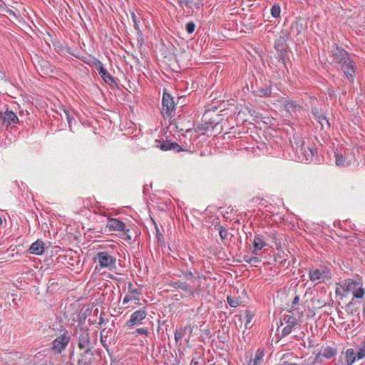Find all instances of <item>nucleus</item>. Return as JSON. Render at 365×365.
Segmentation results:
<instances>
[{"instance_id": "nucleus-16", "label": "nucleus", "mask_w": 365, "mask_h": 365, "mask_svg": "<svg viewBox=\"0 0 365 365\" xmlns=\"http://www.w3.org/2000/svg\"><path fill=\"white\" fill-rule=\"evenodd\" d=\"M254 250H252V254L257 255L258 252L262 250L266 245V242L264 241V238L262 235H256L255 236L253 241Z\"/></svg>"}, {"instance_id": "nucleus-9", "label": "nucleus", "mask_w": 365, "mask_h": 365, "mask_svg": "<svg viewBox=\"0 0 365 365\" xmlns=\"http://www.w3.org/2000/svg\"><path fill=\"white\" fill-rule=\"evenodd\" d=\"M93 63L96 66V69L106 83L109 85L117 84L114 77L108 72L98 59L95 58Z\"/></svg>"}, {"instance_id": "nucleus-21", "label": "nucleus", "mask_w": 365, "mask_h": 365, "mask_svg": "<svg viewBox=\"0 0 365 365\" xmlns=\"http://www.w3.org/2000/svg\"><path fill=\"white\" fill-rule=\"evenodd\" d=\"M175 287L180 289L185 292V294L189 295L193 294V291L192 287L190 286V284L186 282H182L180 280H178L175 282H174Z\"/></svg>"}, {"instance_id": "nucleus-40", "label": "nucleus", "mask_w": 365, "mask_h": 365, "mask_svg": "<svg viewBox=\"0 0 365 365\" xmlns=\"http://www.w3.org/2000/svg\"><path fill=\"white\" fill-rule=\"evenodd\" d=\"M327 92H328V95L330 98H333L335 96V91L334 89V88H329L328 90H327Z\"/></svg>"}, {"instance_id": "nucleus-14", "label": "nucleus", "mask_w": 365, "mask_h": 365, "mask_svg": "<svg viewBox=\"0 0 365 365\" xmlns=\"http://www.w3.org/2000/svg\"><path fill=\"white\" fill-rule=\"evenodd\" d=\"M312 113L314 116V118L318 121V123L321 125V128L323 129L324 126L329 128L330 124L329 120L327 119V117L324 115V113L319 110L317 108H313L312 109Z\"/></svg>"}, {"instance_id": "nucleus-53", "label": "nucleus", "mask_w": 365, "mask_h": 365, "mask_svg": "<svg viewBox=\"0 0 365 365\" xmlns=\"http://www.w3.org/2000/svg\"><path fill=\"white\" fill-rule=\"evenodd\" d=\"M2 223V220L1 218L0 217V225Z\"/></svg>"}, {"instance_id": "nucleus-54", "label": "nucleus", "mask_w": 365, "mask_h": 365, "mask_svg": "<svg viewBox=\"0 0 365 365\" xmlns=\"http://www.w3.org/2000/svg\"><path fill=\"white\" fill-rule=\"evenodd\" d=\"M108 333H106V332L105 333V335L106 336V337L108 336Z\"/></svg>"}, {"instance_id": "nucleus-1", "label": "nucleus", "mask_w": 365, "mask_h": 365, "mask_svg": "<svg viewBox=\"0 0 365 365\" xmlns=\"http://www.w3.org/2000/svg\"><path fill=\"white\" fill-rule=\"evenodd\" d=\"M334 61L340 66V69L342 71L344 78L350 83H354L356 63L351 58V54L342 48L336 46L331 51Z\"/></svg>"}, {"instance_id": "nucleus-51", "label": "nucleus", "mask_w": 365, "mask_h": 365, "mask_svg": "<svg viewBox=\"0 0 365 365\" xmlns=\"http://www.w3.org/2000/svg\"><path fill=\"white\" fill-rule=\"evenodd\" d=\"M157 322H158V324L157 326L156 331H157L158 333H159L160 332V319H158L157 320Z\"/></svg>"}, {"instance_id": "nucleus-48", "label": "nucleus", "mask_w": 365, "mask_h": 365, "mask_svg": "<svg viewBox=\"0 0 365 365\" xmlns=\"http://www.w3.org/2000/svg\"><path fill=\"white\" fill-rule=\"evenodd\" d=\"M155 229H156V237L158 240H159L160 239V232H159V230H158V228L156 224H155Z\"/></svg>"}, {"instance_id": "nucleus-12", "label": "nucleus", "mask_w": 365, "mask_h": 365, "mask_svg": "<svg viewBox=\"0 0 365 365\" xmlns=\"http://www.w3.org/2000/svg\"><path fill=\"white\" fill-rule=\"evenodd\" d=\"M146 317V312L145 310L140 309L135 311L130 317V319L126 322V325L128 327H131L134 325H137L141 322Z\"/></svg>"}, {"instance_id": "nucleus-49", "label": "nucleus", "mask_w": 365, "mask_h": 365, "mask_svg": "<svg viewBox=\"0 0 365 365\" xmlns=\"http://www.w3.org/2000/svg\"><path fill=\"white\" fill-rule=\"evenodd\" d=\"M99 319H100V320H99L98 324H99V325L103 324L104 323V319H103V317L102 316H101Z\"/></svg>"}, {"instance_id": "nucleus-2", "label": "nucleus", "mask_w": 365, "mask_h": 365, "mask_svg": "<svg viewBox=\"0 0 365 365\" xmlns=\"http://www.w3.org/2000/svg\"><path fill=\"white\" fill-rule=\"evenodd\" d=\"M290 142L294 152L295 160L304 163H309L313 160L316 150L312 146L305 145L302 138L294 135Z\"/></svg>"}, {"instance_id": "nucleus-26", "label": "nucleus", "mask_w": 365, "mask_h": 365, "mask_svg": "<svg viewBox=\"0 0 365 365\" xmlns=\"http://www.w3.org/2000/svg\"><path fill=\"white\" fill-rule=\"evenodd\" d=\"M336 354V350L334 348L327 346L326 347L322 352V356L327 359H331Z\"/></svg>"}, {"instance_id": "nucleus-43", "label": "nucleus", "mask_w": 365, "mask_h": 365, "mask_svg": "<svg viewBox=\"0 0 365 365\" xmlns=\"http://www.w3.org/2000/svg\"><path fill=\"white\" fill-rule=\"evenodd\" d=\"M185 277L187 280H192L193 278V274L191 271L187 272L185 273Z\"/></svg>"}, {"instance_id": "nucleus-29", "label": "nucleus", "mask_w": 365, "mask_h": 365, "mask_svg": "<svg viewBox=\"0 0 365 365\" xmlns=\"http://www.w3.org/2000/svg\"><path fill=\"white\" fill-rule=\"evenodd\" d=\"M281 9L278 5H273L271 8V14L274 18H277L280 16Z\"/></svg>"}, {"instance_id": "nucleus-3", "label": "nucleus", "mask_w": 365, "mask_h": 365, "mask_svg": "<svg viewBox=\"0 0 365 365\" xmlns=\"http://www.w3.org/2000/svg\"><path fill=\"white\" fill-rule=\"evenodd\" d=\"M73 336L76 337L78 348L81 350H86V354L93 356L92 349L93 346L91 340L89 329L87 327L78 326L75 329Z\"/></svg>"}, {"instance_id": "nucleus-30", "label": "nucleus", "mask_w": 365, "mask_h": 365, "mask_svg": "<svg viewBox=\"0 0 365 365\" xmlns=\"http://www.w3.org/2000/svg\"><path fill=\"white\" fill-rule=\"evenodd\" d=\"M109 333V331H106V329H103L101 331V337H100V340H101V342L102 344V345L106 348L107 349L108 348V345H107V340H106V336L105 335V333Z\"/></svg>"}, {"instance_id": "nucleus-25", "label": "nucleus", "mask_w": 365, "mask_h": 365, "mask_svg": "<svg viewBox=\"0 0 365 365\" xmlns=\"http://www.w3.org/2000/svg\"><path fill=\"white\" fill-rule=\"evenodd\" d=\"M93 356H90L89 354H86V350L81 354V359L78 360V365H90L93 361Z\"/></svg>"}, {"instance_id": "nucleus-23", "label": "nucleus", "mask_w": 365, "mask_h": 365, "mask_svg": "<svg viewBox=\"0 0 365 365\" xmlns=\"http://www.w3.org/2000/svg\"><path fill=\"white\" fill-rule=\"evenodd\" d=\"M351 160L344 156L342 154L335 153V163L337 166L345 167L349 165Z\"/></svg>"}, {"instance_id": "nucleus-17", "label": "nucleus", "mask_w": 365, "mask_h": 365, "mask_svg": "<svg viewBox=\"0 0 365 365\" xmlns=\"http://www.w3.org/2000/svg\"><path fill=\"white\" fill-rule=\"evenodd\" d=\"M44 251V243L41 240H37L34 242L30 248L29 249V252L30 254L41 255L43 254Z\"/></svg>"}, {"instance_id": "nucleus-37", "label": "nucleus", "mask_w": 365, "mask_h": 365, "mask_svg": "<svg viewBox=\"0 0 365 365\" xmlns=\"http://www.w3.org/2000/svg\"><path fill=\"white\" fill-rule=\"evenodd\" d=\"M356 356L358 359H362L365 358V348L361 346L359 351L356 354Z\"/></svg>"}, {"instance_id": "nucleus-46", "label": "nucleus", "mask_w": 365, "mask_h": 365, "mask_svg": "<svg viewBox=\"0 0 365 365\" xmlns=\"http://www.w3.org/2000/svg\"><path fill=\"white\" fill-rule=\"evenodd\" d=\"M137 332L139 334H146L148 331L143 328L138 329Z\"/></svg>"}, {"instance_id": "nucleus-11", "label": "nucleus", "mask_w": 365, "mask_h": 365, "mask_svg": "<svg viewBox=\"0 0 365 365\" xmlns=\"http://www.w3.org/2000/svg\"><path fill=\"white\" fill-rule=\"evenodd\" d=\"M0 118L2 120L3 124L7 127L19 122V119L13 111L9 110L8 108L5 112L0 113Z\"/></svg>"}, {"instance_id": "nucleus-24", "label": "nucleus", "mask_w": 365, "mask_h": 365, "mask_svg": "<svg viewBox=\"0 0 365 365\" xmlns=\"http://www.w3.org/2000/svg\"><path fill=\"white\" fill-rule=\"evenodd\" d=\"M171 4H174L177 1L180 7L183 9H187L188 11L192 9V0H168Z\"/></svg>"}, {"instance_id": "nucleus-50", "label": "nucleus", "mask_w": 365, "mask_h": 365, "mask_svg": "<svg viewBox=\"0 0 365 365\" xmlns=\"http://www.w3.org/2000/svg\"><path fill=\"white\" fill-rule=\"evenodd\" d=\"M259 364L257 363L256 361H252V359H250V362H249V364L248 365H258Z\"/></svg>"}, {"instance_id": "nucleus-35", "label": "nucleus", "mask_w": 365, "mask_h": 365, "mask_svg": "<svg viewBox=\"0 0 365 365\" xmlns=\"http://www.w3.org/2000/svg\"><path fill=\"white\" fill-rule=\"evenodd\" d=\"M132 20L134 23V27L137 31L140 30L138 21V16L136 14H135L133 12L131 14Z\"/></svg>"}, {"instance_id": "nucleus-18", "label": "nucleus", "mask_w": 365, "mask_h": 365, "mask_svg": "<svg viewBox=\"0 0 365 365\" xmlns=\"http://www.w3.org/2000/svg\"><path fill=\"white\" fill-rule=\"evenodd\" d=\"M255 96L261 97V98H267L269 97L272 93V86L271 85H264L253 91Z\"/></svg>"}, {"instance_id": "nucleus-28", "label": "nucleus", "mask_w": 365, "mask_h": 365, "mask_svg": "<svg viewBox=\"0 0 365 365\" xmlns=\"http://www.w3.org/2000/svg\"><path fill=\"white\" fill-rule=\"evenodd\" d=\"M227 302L232 307H237L240 305V300L237 297H227Z\"/></svg>"}, {"instance_id": "nucleus-41", "label": "nucleus", "mask_w": 365, "mask_h": 365, "mask_svg": "<svg viewBox=\"0 0 365 365\" xmlns=\"http://www.w3.org/2000/svg\"><path fill=\"white\" fill-rule=\"evenodd\" d=\"M133 299H134V298L131 295L127 294V295H125V297L123 299V304H125L128 303L129 301L132 300Z\"/></svg>"}, {"instance_id": "nucleus-33", "label": "nucleus", "mask_w": 365, "mask_h": 365, "mask_svg": "<svg viewBox=\"0 0 365 365\" xmlns=\"http://www.w3.org/2000/svg\"><path fill=\"white\" fill-rule=\"evenodd\" d=\"M195 29V24L192 21H190L185 25V30L187 34H190L194 32Z\"/></svg>"}, {"instance_id": "nucleus-27", "label": "nucleus", "mask_w": 365, "mask_h": 365, "mask_svg": "<svg viewBox=\"0 0 365 365\" xmlns=\"http://www.w3.org/2000/svg\"><path fill=\"white\" fill-rule=\"evenodd\" d=\"M297 320L296 319H292V324H287L286 327L282 329V336H286L289 335L292 331L293 327L296 325Z\"/></svg>"}, {"instance_id": "nucleus-42", "label": "nucleus", "mask_w": 365, "mask_h": 365, "mask_svg": "<svg viewBox=\"0 0 365 365\" xmlns=\"http://www.w3.org/2000/svg\"><path fill=\"white\" fill-rule=\"evenodd\" d=\"M292 319H296L295 318L287 316L284 318L285 323L287 324H292Z\"/></svg>"}, {"instance_id": "nucleus-47", "label": "nucleus", "mask_w": 365, "mask_h": 365, "mask_svg": "<svg viewBox=\"0 0 365 365\" xmlns=\"http://www.w3.org/2000/svg\"><path fill=\"white\" fill-rule=\"evenodd\" d=\"M299 300V297L298 296H296V297H294V300H293L292 304H298Z\"/></svg>"}, {"instance_id": "nucleus-39", "label": "nucleus", "mask_w": 365, "mask_h": 365, "mask_svg": "<svg viewBox=\"0 0 365 365\" xmlns=\"http://www.w3.org/2000/svg\"><path fill=\"white\" fill-rule=\"evenodd\" d=\"M64 113L66 116V119L68 120V125H69V128H71V120L73 119L70 115H69V113L68 110H64Z\"/></svg>"}, {"instance_id": "nucleus-36", "label": "nucleus", "mask_w": 365, "mask_h": 365, "mask_svg": "<svg viewBox=\"0 0 365 365\" xmlns=\"http://www.w3.org/2000/svg\"><path fill=\"white\" fill-rule=\"evenodd\" d=\"M263 357V353L260 351L259 350H257L255 354V359L252 360L254 361H256L257 363L259 364L260 360Z\"/></svg>"}, {"instance_id": "nucleus-5", "label": "nucleus", "mask_w": 365, "mask_h": 365, "mask_svg": "<svg viewBox=\"0 0 365 365\" xmlns=\"http://www.w3.org/2000/svg\"><path fill=\"white\" fill-rule=\"evenodd\" d=\"M343 289L346 293H351L355 299H361L365 293L362 283L359 280H345Z\"/></svg>"}, {"instance_id": "nucleus-34", "label": "nucleus", "mask_w": 365, "mask_h": 365, "mask_svg": "<svg viewBox=\"0 0 365 365\" xmlns=\"http://www.w3.org/2000/svg\"><path fill=\"white\" fill-rule=\"evenodd\" d=\"M219 234H220V236L221 237L222 240H225L227 237L228 236V231L227 229L222 227H220V229L219 230Z\"/></svg>"}, {"instance_id": "nucleus-8", "label": "nucleus", "mask_w": 365, "mask_h": 365, "mask_svg": "<svg viewBox=\"0 0 365 365\" xmlns=\"http://www.w3.org/2000/svg\"><path fill=\"white\" fill-rule=\"evenodd\" d=\"M70 340L71 336L66 331L55 339L52 342L51 346L53 354H61L66 348Z\"/></svg>"}, {"instance_id": "nucleus-45", "label": "nucleus", "mask_w": 365, "mask_h": 365, "mask_svg": "<svg viewBox=\"0 0 365 365\" xmlns=\"http://www.w3.org/2000/svg\"><path fill=\"white\" fill-rule=\"evenodd\" d=\"M252 256L245 255L244 257V261L247 263H251Z\"/></svg>"}, {"instance_id": "nucleus-19", "label": "nucleus", "mask_w": 365, "mask_h": 365, "mask_svg": "<svg viewBox=\"0 0 365 365\" xmlns=\"http://www.w3.org/2000/svg\"><path fill=\"white\" fill-rule=\"evenodd\" d=\"M176 152L182 151V148L175 142H161V150H171Z\"/></svg>"}, {"instance_id": "nucleus-38", "label": "nucleus", "mask_w": 365, "mask_h": 365, "mask_svg": "<svg viewBox=\"0 0 365 365\" xmlns=\"http://www.w3.org/2000/svg\"><path fill=\"white\" fill-rule=\"evenodd\" d=\"M202 6H203V3L202 1H198L197 2H194L192 1V9H199Z\"/></svg>"}, {"instance_id": "nucleus-44", "label": "nucleus", "mask_w": 365, "mask_h": 365, "mask_svg": "<svg viewBox=\"0 0 365 365\" xmlns=\"http://www.w3.org/2000/svg\"><path fill=\"white\" fill-rule=\"evenodd\" d=\"M259 262V259L256 256H252L251 263H257Z\"/></svg>"}, {"instance_id": "nucleus-6", "label": "nucleus", "mask_w": 365, "mask_h": 365, "mask_svg": "<svg viewBox=\"0 0 365 365\" xmlns=\"http://www.w3.org/2000/svg\"><path fill=\"white\" fill-rule=\"evenodd\" d=\"M95 261L101 268H108L113 270L115 268L116 257L108 252H100L95 257Z\"/></svg>"}, {"instance_id": "nucleus-52", "label": "nucleus", "mask_w": 365, "mask_h": 365, "mask_svg": "<svg viewBox=\"0 0 365 365\" xmlns=\"http://www.w3.org/2000/svg\"><path fill=\"white\" fill-rule=\"evenodd\" d=\"M285 365H299V364H296V363H289V364H286Z\"/></svg>"}, {"instance_id": "nucleus-4", "label": "nucleus", "mask_w": 365, "mask_h": 365, "mask_svg": "<svg viewBox=\"0 0 365 365\" xmlns=\"http://www.w3.org/2000/svg\"><path fill=\"white\" fill-rule=\"evenodd\" d=\"M309 280L315 284L326 283L331 279V271L329 265L321 264L312 267L309 271Z\"/></svg>"}, {"instance_id": "nucleus-31", "label": "nucleus", "mask_w": 365, "mask_h": 365, "mask_svg": "<svg viewBox=\"0 0 365 365\" xmlns=\"http://www.w3.org/2000/svg\"><path fill=\"white\" fill-rule=\"evenodd\" d=\"M244 319H245V328H249L250 324L252 319V316L251 313L250 312H246Z\"/></svg>"}, {"instance_id": "nucleus-22", "label": "nucleus", "mask_w": 365, "mask_h": 365, "mask_svg": "<svg viewBox=\"0 0 365 365\" xmlns=\"http://www.w3.org/2000/svg\"><path fill=\"white\" fill-rule=\"evenodd\" d=\"M161 55H164L165 58V60H161V63L166 66H170L175 60L174 54L170 51H165L163 47H161Z\"/></svg>"}, {"instance_id": "nucleus-10", "label": "nucleus", "mask_w": 365, "mask_h": 365, "mask_svg": "<svg viewBox=\"0 0 365 365\" xmlns=\"http://www.w3.org/2000/svg\"><path fill=\"white\" fill-rule=\"evenodd\" d=\"M192 330L193 327L191 324H187L183 328L176 329L175 332V339L176 343L181 344L182 339L187 343L190 339Z\"/></svg>"}, {"instance_id": "nucleus-13", "label": "nucleus", "mask_w": 365, "mask_h": 365, "mask_svg": "<svg viewBox=\"0 0 365 365\" xmlns=\"http://www.w3.org/2000/svg\"><path fill=\"white\" fill-rule=\"evenodd\" d=\"M106 227L109 229V231H125V225L115 218H108Z\"/></svg>"}, {"instance_id": "nucleus-15", "label": "nucleus", "mask_w": 365, "mask_h": 365, "mask_svg": "<svg viewBox=\"0 0 365 365\" xmlns=\"http://www.w3.org/2000/svg\"><path fill=\"white\" fill-rule=\"evenodd\" d=\"M282 105L284 109L289 112L290 114H295L297 111H299L301 109V106L292 100H282Z\"/></svg>"}, {"instance_id": "nucleus-7", "label": "nucleus", "mask_w": 365, "mask_h": 365, "mask_svg": "<svg viewBox=\"0 0 365 365\" xmlns=\"http://www.w3.org/2000/svg\"><path fill=\"white\" fill-rule=\"evenodd\" d=\"M163 113L164 118L166 119L168 117H171L173 113L175 111V103L173 100V97L167 92L166 89L163 91V95L162 98Z\"/></svg>"}, {"instance_id": "nucleus-20", "label": "nucleus", "mask_w": 365, "mask_h": 365, "mask_svg": "<svg viewBox=\"0 0 365 365\" xmlns=\"http://www.w3.org/2000/svg\"><path fill=\"white\" fill-rule=\"evenodd\" d=\"M345 365H352L356 358V354L354 349L349 348L344 353Z\"/></svg>"}, {"instance_id": "nucleus-32", "label": "nucleus", "mask_w": 365, "mask_h": 365, "mask_svg": "<svg viewBox=\"0 0 365 365\" xmlns=\"http://www.w3.org/2000/svg\"><path fill=\"white\" fill-rule=\"evenodd\" d=\"M128 292L134 299H136V297L140 294L138 289H134L133 286L130 283L128 285Z\"/></svg>"}]
</instances>
